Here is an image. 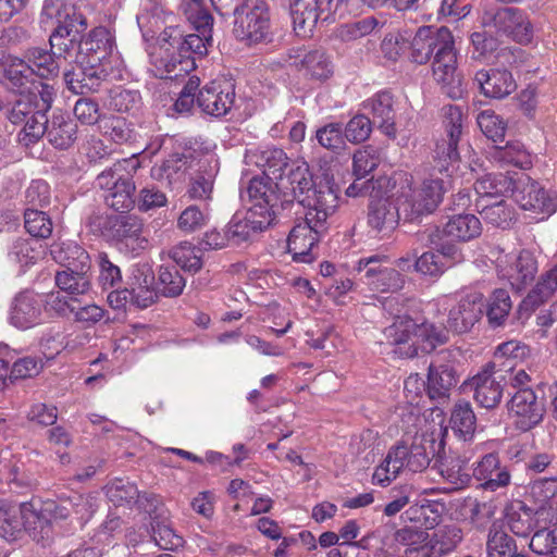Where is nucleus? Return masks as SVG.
<instances>
[{
  "label": "nucleus",
  "instance_id": "de8ad7c7",
  "mask_svg": "<svg viewBox=\"0 0 557 557\" xmlns=\"http://www.w3.org/2000/svg\"><path fill=\"white\" fill-rule=\"evenodd\" d=\"M287 182L294 199L302 206V200L315 189L319 181H313L307 163L302 162L292 168L287 175Z\"/></svg>",
  "mask_w": 557,
  "mask_h": 557
},
{
  "label": "nucleus",
  "instance_id": "6e6d98bb",
  "mask_svg": "<svg viewBox=\"0 0 557 557\" xmlns=\"http://www.w3.org/2000/svg\"><path fill=\"white\" fill-rule=\"evenodd\" d=\"M496 506L493 502H480L475 497H465L459 503V512L463 519L475 524H483L495 513Z\"/></svg>",
  "mask_w": 557,
  "mask_h": 557
},
{
  "label": "nucleus",
  "instance_id": "864d4df0",
  "mask_svg": "<svg viewBox=\"0 0 557 557\" xmlns=\"http://www.w3.org/2000/svg\"><path fill=\"white\" fill-rule=\"evenodd\" d=\"M170 258L184 271L196 273L202 267L201 249L189 242H182L169 251Z\"/></svg>",
  "mask_w": 557,
  "mask_h": 557
},
{
  "label": "nucleus",
  "instance_id": "69168bd1",
  "mask_svg": "<svg viewBox=\"0 0 557 557\" xmlns=\"http://www.w3.org/2000/svg\"><path fill=\"white\" fill-rule=\"evenodd\" d=\"M24 224L26 231L35 238H48L53 228L50 216L44 211L33 208H26Z\"/></svg>",
  "mask_w": 557,
  "mask_h": 557
},
{
  "label": "nucleus",
  "instance_id": "b1692460",
  "mask_svg": "<svg viewBox=\"0 0 557 557\" xmlns=\"http://www.w3.org/2000/svg\"><path fill=\"white\" fill-rule=\"evenodd\" d=\"M196 164H199V160L193 153H173L161 164L154 165L151 169V175L158 181H165L170 187L176 188L191 175Z\"/></svg>",
  "mask_w": 557,
  "mask_h": 557
},
{
  "label": "nucleus",
  "instance_id": "4be33fe9",
  "mask_svg": "<svg viewBox=\"0 0 557 557\" xmlns=\"http://www.w3.org/2000/svg\"><path fill=\"white\" fill-rule=\"evenodd\" d=\"M537 271V261L528 250H522L517 256H507L498 263L499 275L516 290H522L533 282Z\"/></svg>",
  "mask_w": 557,
  "mask_h": 557
},
{
  "label": "nucleus",
  "instance_id": "f3484780",
  "mask_svg": "<svg viewBox=\"0 0 557 557\" xmlns=\"http://www.w3.org/2000/svg\"><path fill=\"white\" fill-rule=\"evenodd\" d=\"M508 409L516 417L519 430L527 432L535 428L543 420L544 404L539 400L535 392L529 387L519 388L511 397Z\"/></svg>",
  "mask_w": 557,
  "mask_h": 557
},
{
  "label": "nucleus",
  "instance_id": "c756f323",
  "mask_svg": "<svg viewBox=\"0 0 557 557\" xmlns=\"http://www.w3.org/2000/svg\"><path fill=\"white\" fill-rule=\"evenodd\" d=\"M503 380L500 372L484 370L476 374L469 383L474 392L475 401L487 409L496 407L503 396Z\"/></svg>",
  "mask_w": 557,
  "mask_h": 557
},
{
  "label": "nucleus",
  "instance_id": "c85d7f7f",
  "mask_svg": "<svg viewBox=\"0 0 557 557\" xmlns=\"http://www.w3.org/2000/svg\"><path fill=\"white\" fill-rule=\"evenodd\" d=\"M272 223L271 213L257 207L249 209L244 219L234 218L227 226L226 236L235 244H239L248 240L252 234L268 228Z\"/></svg>",
  "mask_w": 557,
  "mask_h": 557
},
{
  "label": "nucleus",
  "instance_id": "5701e85b",
  "mask_svg": "<svg viewBox=\"0 0 557 557\" xmlns=\"http://www.w3.org/2000/svg\"><path fill=\"white\" fill-rule=\"evenodd\" d=\"M234 101L235 88L228 83L211 82L197 94V104L201 111L216 117L227 114Z\"/></svg>",
  "mask_w": 557,
  "mask_h": 557
},
{
  "label": "nucleus",
  "instance_id": "ea45409f",
  "mask_svg": "<svg viewBox=\"0 0 557 557\" xmlns=\"http://www.w3.org/2000/svg\"><path fill=\"white\" fill-rule=\"evenodd\" d=\"M24 57L28 60L35 76L41 79H54L59 76L63 63L51 48L47 50L32 47L24 52Z\"/></svg>",
  "mask_w": 557,
  "mask_h": 557
},
{
  "label": "nucleus",
  "instance_id": "f257e3e1",
  "mask_svg": "<svg viewBox=\"0 0 557 557\" xmlns=\"http://www.w3.org/2000/svg\"><path fill=\"white\" fill-rule=\"evenodd\" d=\"M41 18L55 20L57 26L49 36L50 48L60 61L73 58L83 41L81 34L87 27L85 16L77 12L72 0H45Z\"/></svg>",
  "mask_w": 557,
  "mask_h": 557
},
{
  "label": "nucleus",
  "instance_id": "e2e57ef3",
  "mask_svg": "<svg viewBox=\"0 0 557 557\" xmlns=\"http://www.w3.org/2000/svg\"><path fill=\"white\" fill-rule=\"evenodd\" d=\"M41 245L29 238H18L14 242L12 249L9 253L11 260L18 263L21 267L34 264L41 256Z\"/></svg>",
  "mask_w": 557,
  "mask_h": 557
},
{
  "label": "nucleus",
  "instance_id": "f704fd0d",
  "mask_svg": "<svg viewBox=\"0 0 557 557\" xmlns=\"http://www.w3.org/2000/svg\"><path fill=\"white\" fill-rule=\"evenodd\" d=\"M450 32L447 27H420L411 41L410 60L417 64H425L432 54H436L442 41V33Z\"/></svg>",
  "mask_w": 557,
  "mask_h": 557
},
{
  "label": "nucleus",
  "instance_id": "9b49d317",
  "mask_svg": "<svg viewBox=\"0 0 557 557\" xmlns=\"http://www.w3.org/2000/svg\"><path fill=\"white\" fill-rule=\"evenodd\" d=\"M444 126L446 137L437 140L435 146V169L451 176L455 164L459 161L458 143L462 132V111L457 106L444 108Z\"/></svg>",
  "mask_w": 557,
  "mask_h": 557
},
{
  "label": "nucleus",
  "instance_id": "37998d69",
  "mask_svg": "<svg viewBox=\"0 0 557 557\" xmlns=\"http://www.w3.org/2000/svg\"><path fill=\"white\" fill-rule=\"evenodd\" d=\"M0 59V64L3 70V75L12 87L23 91L29 83L34 82V74L29 65L28 60L24 57L23 59L5 54Z\"/></svg>",
  "mask_w": 557,
  "mask_h": 557
},
{
  "label": "nucleus",
  "instance_id": "39448f33",
  "mask_svg": "<svg viewBox=\"0 0 557 557\" xmlns=\"http://www.w3.org/2000/svg\"><path fill=\"white\" fill-rule=\"evenodd\" d=\"M233 34L247 45L265 41L271 35V13L265 0H245L233 9Z\"/></svg>",
  "mask_w": 557,
  "mask_h": 557
},
{
  "label": "nucleus",
  "instance_id": "72a5a7b5",
  "mask_svg": "<svg viewBox=\"0 0 557 557\" xmlns=\"http://www.w3.org/2000/svg\"><path fill=\"white\" fill-rule=\"evenodd\" d=\"M50 255L53 260L64 270L89 271L90 258L88 252L74 242L57 240L50 247Z\"/></svg>",
  "mask_w": 557,
  "mask_h": 557
},
{
  "label": "nucleus",
  "instance_id": "79ce46f5",
  "mask_svg": "<svg viewBox=\"0 0 557 557\" xmlns=\"http://www.w3.org/2000/svg\"><path fill=\"white\" fill-rule=\"evenodd\" d=\"M151 519L152 539L156 545L163 550H175L183 546L184 540L178 535L168 517L164 515L162 504L153 515H149Z\"/></svg>",
  "mask_w": 557,
  "mask_h": 557
},
{
  "label": "nucleus",
  "instance_id": "58836bf2",
  "mask_svg": "<svg viewBox=\"0 0 557 557\" xmlns=\"http://www.w3.org/2000/svg\"><path fill=\"white\" fill-rule=\"evenodd\" d=\"M556 292L557 264L539 276L535 285L521 301L519 309L531 312L548 301Z\"/></svg>",
  "mask_w": 557,
  "mask_h": 557
},
{
  "label": "nucleus",
  "instance_id": "3c124183",
  "mask_svg": "<svg viewBox=\"0 0 557 557\" xmlns=\"http://www.w3.org/2000/svg\"><path fill=\"white\" fill-rule=\"evenodd\" d=\"M491 154L493 160L502 165H513L519 169H529L532 165L531 154L520 141L495 147Z\"/></svg>",
  "mask_w": 557,
  "mask_h": 557
},
{
  "label": "nucleus",
  "instance_id": "2eb2a0df",
  "mask_svg": "<svg viewBox=\"0 0 557 557\" xmlns=\"http://www.w3.org/2000/svg\"><path fill=\"white\" fill-rule=\"evenodd\" d=\"M115 41L112 33L103 26L95 27L83 39L77 55L85 63L111 70V58L114 55Z\"/></svg>",
  "mask_w": 557,
  "mask_h": 557
},
{
  "label": "nucleus",
  "instance_id": "4c0bfd02",
  "mask_svg": "<svg viewBox=\"0 0 557 557\" xmlns=\"http://www.w3.org/2000/svg\"><path fill=\"white\" fill-rule=\"evenodd\" d=\"M364 108L372 114L371 122L385 135L395 136V114L393 110V97L387 91L373 96L364 103Z\"/></svg>",
  "mask_w": 557,
  "mask_h": 557
},
{
  "label": "nucleus",
  "instance_id": "4468645a",
  "mask_svg": "<svg viewBox=\"0 0 557 557\" xmlns=\"http://www.w3.org/2000/svg\"><path fill=\"white\" fill-rule=\"evenodd\" d=\"M511 197L523 210L550 215L557 208L556 196L524 173H517Z\"/></svg>",
  "mask_w": 557,
  "mask_h": 557
},
{
  "label": "nucleus",
  "instance_id": "7ed1b4c3",
  "mask_svg": "<svg viewBox=\"0 0 557 557\" xmlns=\"http://www.w3.org/2000/svg\"><path fill=\"white\" fill-rule=\"evenodd\" d=\"M139 166L140 162L133 153L132 157L115 162L97 176V185L104 190L103 198L107 206L121 212L133 208L136 188L133 175Z\"/></svg>",
  "mask_w": 557,
  "mask_h": 557
},
{
  "label": "nucleus",
  "instance_id": "bf43d9fd",
  "mask_svg": "<svg viewBox=\"0 0 557 557\" xmlns=\"http://www.w3.org/2000/svg\"><path fill=\"white\" fill-rule=\"evenodd\" d=\"M171 33H168V37L173 39V44L176 47V50L182 54L203 57L208 51V44L211 40L210 34L202 35V32H198V34H189L185 37L181 35L178 37L173 36L174 29L170 28Z\"/></svg>",
  "mask_w": 557,
  "mask_h": 557
},
{
  "label": "nucleus",
  "instance_id": "a19ab883",
  "mask_svg": "<svg viewBox=\"0 0 557 557\" xmlns=\"http://www.w3.org/2000/svg\"><path fill=\"white\" fill-rule=\"evenodd\" d=\"M197 170L191 171L188 195L193 199H208L213 189V183L218 173V161L213 158L199 160Z\"/></svg>",
  "mask_w": 557,
  "mask_h": 557
},
{
  "label": "nucleus",
  "instance_id": "a18cd8bd",
  "mask_svg": "<svg viewBox=\"0 0 557 557\" xmlns=\"http://www.w3.org/2000/svg\"><path fill=\"white\" fill-rule=\"evenodd\" d=\"M453 431L463 441H470L476 429V418L468 401H458L451 411Z\"/></svg>",
  "mask_w": 557,
  "mask_h": 557
},
{
  "label": "nucleus",
  "instance_id": "8fccbe9b",
  "mask_svg": "<svg viewBox=\"0 0 557 557\" xmlns=\"http://www.w3.org/2000/svg\"><path fill=\"white\" fill-rule=\"evenodd\" d=\"M512 308L510 296L505 289H496L485 301L484 312L491 326L504 325Z\"/></svg>",
  "mask_w": 557,
  "mask_h": 557
},
{
  "label": "nucleus",
  "instance_id": "aec40b11",
  "mask_svg": "<svg viewBox=\"0 0 557 557\" xmlns=\"http://www.w3.org/2000/svg\"><path fill=\"white\" fill-rule=\"evenodd\" d=\"M472 476L479 482V488L487 492L504 490L511 483L510 471L496 453L486 454L474 462Z\"/></svg>",
  "mask_w": 557,
  "mask_h": 557
},
{
  "label": "nucleus",
  "instance_id": "5fc2aeb1",
  "mask_svg": "<svg viewBox=\"0 0 557 557\" xmlns=\"http://www.w3.org/2000/svg\"><path fill=\"white\" fill-rule=\"evenodd\" d=\"M487 557H511L517 546L515 540L499 525L493 524L486 542Z\"/></svg>",
  "mask_w": 557,
  "mask_h": 557
},
{
  "label": "nucleus",
  "instance_id": "e433bc0d",
  "mask_svg": "<svg viewBox=\"0 0 557 557\" xmlns=\"http://www.w3.org/2000/svg\"><path fill=\"white\" fill-rule=\"evenodd\" d=\"M482 233V224L479 218L471 213H461L449 216L445 223L443 237L451 242H470Z\"/></svg>",
  "mask_w": 557,
  "mask_h": 557
},
{
  "label": "nucleus",
  "instance_id": "7c9ffc66",
  "mask_svg": "<svg viewBox=\"0 0 557 557\" xmlns=\"http://www.w3.org/2000/svg\"><path fill=\"white\" fill-rule=\"evenodd\" d=\"M474 81L483 95L490 98H505L517 88L512 74L507 70H481L475 73Z\"/></svg>",
  "mask_w": 557,
  "mask_h": 557
},
{
  "label": "nucleus",
  "instance_id": "0e129e2a",
  "mask_svg": "<svg viewBox=\"0 0 557 557\" xmlns=\"http://www.w3.org/2000/svg\"><path fill=\"white\" fill-rule=\"evenodd\" d=\"M77 301V298L58 290L47 294L42 299V306L51 315L67 318L75 311Z\"/></svg>",
  "mask_w": 557,
  "mask_h": 557
},
{
  "label": "nucleus",
  "instance_id": "f8f14e48",
  "mask_svg": "<svg viewBox=\"0 0 557 557\" xmlns=\"http://www.w3.org/2000/svg\"><path fill=\"white\" fill-rule=\"evenodd\" d=\"M388 258L371 255L358 260L355 270L362 273L361 281L373 292L395 293L404 287L405 278L394 268L384 265Z\"/></svg>",
  "mask_w": 557,
  "mask_h": 557
},
{
  "label": "nucleus",
  "instance_id": "cd10ccee",
  "mask_svg": "<svg viewBox=\"0 0 557 557\" xmlns=\"http://www.w3.org/2000/svg\"><path fill=\"white\" fill-rule=\"evenodd\" d=\"M153 283L154 274L147 263L133 265L127 281L132 294V305L140 309L151 306L157 299Z\"/></svg>",
  "mask_w": 557,
  "mask_h": 557
},
{
  "label": "nucleus",
  "instance_id": "ddd939ff",
  "mask_svg": "<svg viewBox=\"0 0 557 557\" xmlns=\"http://www.w3.org/2000/svg\"><path fill=\"white\" fill-rule=\"evenodd\" d=\"M164 41L150 53V71L161 79H177L196 69L191 55L182 54L173 42H169L168 30L163 33Z\"/></svg>",
  "mask_w": 557,
  "mask_h": 557
},
{
  "label": "nucleus",
  "instance_id": "2f4dec72",
  "mask_svg": "<svg viewBox=\"0 0 557 557\" xmlns=\"http://www.w3.org/2000/svg\"><path fill=\"white\" fill-rule=\"evenodd\" d=\"M400 210L387 198L372 199L369 205L368 223L377 235L388 236L398 225Z\"/></svg>",
  "mask_w": 557,
  "mask_h": 557
},
{
  "label": "nucleus",
  "instance_id": "dca6fc26",
  "mask_svg": "<svg viewBox=\"0 0 557 557\" xmlns=\"http://www.w3.org/2000/svg\"><path fill=\"white\" fill-rule=\"evenodd\" d=\"M329 226L320 222H311L307 216L298 222L290 231L287 247L293 259L297 262L310 263L314 260L312 248L325 234Z\"/></svg>",
  "mask_w": 557,
  "mask_h": 557
},
{
  "label": "nucleus",
  "instance_id": "338daca9",
  "mask_svg": "<svg viewBox=\"0 0 557 557\" xmlns=\"http://www.w3.org/2000/svg\"><path fill=\"white\" fill-rule=\"evenodd\" d=\"M517 21H522V12L513 8H504L495 13H486L482 23L484 26H493L496 30L507 34L512 30Z\"/></svg>",
  "mask_w": 557,
  "mask_h": 557
},
{
  "label": "nucleus",
  "instance_id": "052dcab7",
  "mask_svg": "<svg viewBox=\"0 0 557 557\" xmlns=\"http://www.w3.org/2000/svg\"><path fill=\"white\" fill-rule=\"evenodd\" d=\"M482 218L490 224L497 227H507L513 218V211L506 205L504 199L494 202L476 201Z\"/></svg>",
  "mask_w": 557,
  "mask_h": 557
},
{
  "label": "nucleus",
  "instance_id": "680f3d73",
  "mask_svg": "<svg viewBox=\"0 0 557 557\" xmlns=\"http://www.w3.org/2000/svg\"><path fill=\"white\" fill-rule=\"evenodd\" d=\"M379 164V151L372 146H364L358 149L352 156V173L357 181L369 176Z\"/></svg>",
  "mask_w": 557,
  "mask_h": 557
},
{
  "label": "nucleus",
  "instance_id": "49530a36",
  "mask_svg": "<svg viewBox=\"0 0 557 557\" xmlns=\"http://www.w3.org/2000/svg\"><path fill=\"white\" fill-rule=\"evenodd\" d=\"M457 384L455 371L446 364L429 367L428 394L431 398H440L447 395L449 389Z\"/></svg>",
  "mask_w": 557,
  "mask_h": 557
},
{
  "label": "nucleus",
  "instance_id": "6ab92c4d",
  "mask_svg": "<svg viewBox=\"0 0 557 557\" xmlns=\"http://www.w3.org/2000/svg\"><path fill=\"white\" fill-rule=\"evenodd\" d=\"M106 495L116 506L135 504L138 509L148 515L156 513L161 505V499L156 494H140L134 483L120 478L112 480L106 486Z\"/></svg>",
  "mask_w": 557,
  "mask_h": 557
},
{
  "label": "nucleus",
  "instance_id": "473e14b6",
  "mask_svg": "<svg viewBox=\"0 0 557 557\" xmlns=\"http://www.w3.org/2000/svg\"><path fill=\"white\" fill-rule=\"evenodd\" d=\"M515 173H490L478 178L473 185L478 195L476 201L487 202L492 199L511 195L516 181Z\"/></svg>",
  "mask_w": 557,
  "mask_h": 557
},
{
  "label": "nucleus",
  "instance_id": "603ef678",
  "mask_svg": "<svg viewBox=\"0 0 557 557\" xmlns=\"http://www.w3.org/2000/svg\"><path fill=\"white\" fill-rule=\"evenodd\" d=\"M89 271L62 270L55 274V285L60 292L77 298L90 289Z\"/></svg>",
  "mask_w": 557,
  "mask_h": 557
},
{
  "label": "nucleus",
  "instance_id": "0eeeda50",
  "mask_svg": "<svg viewBox=\"0 0 557 557\" xmlns=\"http://www.w3.org/2000/svg\"><path fill=\"white\" fill-rule=\"evenodd\" d=\"M448 187H450L449 181L438 177L428 178L421 186L410 188L399 196L398 210L410 221L430 214L437 208Z\"/></svg>",
  "mask_w": 557,
  "mask_h": 557
},
{
  "label": "nucleus",
  "instance_id": "c03bdc74",
  "mask_svg": "<svg viewBox=\"0 0 557 557\" xmlns=\"http://www.w3.org/2000/svg\"><path fill=\"white\" fill-rule=\"evenodd\" d=\"M77 125L62 114L53 115L49 122L47 138L58 149H67L76 140Z\"/></svg>",
  "mask_w": 557,
  "mask_h": 557
},
{
  "label": "nucleus",
  "instance_id": "774afa93",
  "mask_svg": "<svg viewBox=\"0 0 557 557\" xmlns=\"http://www.w3.org/2000/svg\"><path fill=\"white\" fill-rule=\"evenodd\" d=\"M158 282L165 297H177L183 293L186 281L175 267H160Z\"/></svg>",
  "mask_w": 557,
  "mask_h": 557
},
{
  "label": "nucleus",
  "instance_id": "09e8293b",
  "mask_svg": "<svg viewBox=\"0 0 557 557\" xmlns=\"http://www.w3.org/2000/svg\"><path fill=\"white\" fill-rule=\"evenodd\" d=\"M404 456L401 448L392 447L382 463L375 468L373 484L385 486L395 480L405 468Z\"/></svg>",
  "mask_w": 557,
  "mask_h": 557
},
{
  "label": "nucleus",
  "instance_id": "412c9836",
  "mask_svg": "<svg viewBox=\"0 0 557 557\" xmlns=\"http://www.w3.org/2000/svg\"><path fill=\"white\" fill-rule=\"evenodd\" d=\"M286 62L305 77L312 81H326L334 72L330 57L320 50L294 49L287 55Z\"/></svg>",
  "mask_w": 557,
  "mask_h": 557
},
{
  "label": "nucleus",
  "instance_id": "1a4fd4ad",
  "mask_svg": "<svg viewBox=\"0 0 557 557\" xmlns=\"http://www.w3.org/2000/svg\"><path fill=\"white\" fill-rule=\"evenodd\" d=\"M441 38V47L433 55V77L449 98L459 99L463 95V87L461 75L457 72V51L454 37L451 32H444Z\"/></svg>",
  "mask_w": 557,
  "mask_h": 557
},
{
  "label": "nucleus",
  "instance_id": "a211bd4d",
  "mask_svg": "<svg viewBox=\"0 0 557 557\" xmlns=\"http://www.w3.org/2000/svg\"><path fill=\"white\" fill-rule=\"evenodd\" d=\"M337 193V188L327 177L320 180L315 189L302 200V207L308 209L306 212L307 220L329 226L327 219L338 206Z\"/></svg>",
  "mask_w": 557,
  "mask_h": 557
},
{
  "label": "nucleus",
  "instance_id": "bb28decb",
  "mask_svg": "<svg viewBox=\"0 0 557 557\" xmlns=\"http://www.w3.org/2000/svg\"><path fill=\"white\" fill-rule=\"evenodd\" d=\"M275 187H277V184H273L268 176L251 178L247 187L248 197L252 202L249 209L261 207L271 213V220L274 221L280 213V209H284L285 206L293 203V200L284 199L278 205L280 197L275 191Z\"/></svg>",
  "mask_w": 557,
  "mask_h": 557
},
{
  "label": "nucleus",
  "instance_id": "a878e982",
  "mask_svg": "<svg viewBox=\"0 0 557 557\" xmlns=\"http://www.w3.org/2000/svg\"><path fill=\"white\" fill-rule=\"evenodd\" d=\"M76 65L64 72V82L74 94L97 91L101 83L107 78L108 71L85 63V59L76 55Z\"/></svg>",
  "mask_w": 557,
  "mask_h": 557
},
{
  "label": "nucleus",
  "instance_id": "4d7b16f0",
  "mask_svg": "<svg viewBox=\"0 0 557 557\" xmlns=\"http://www.w3.org/2000/svg\"><path fill=\"white\" fill-rule=\"evenodd\" d=\"M49 122L47 114L35 111L28 120L22 123L24 126L17 134L18 143L25 147L38 143L44 135L47 136Z\"/></svg>",
  "mask_w": 557,
  "mask_h": 557
},
{
  "label": "nucleus",
  "instance_id": "f03ea898",
  "mask_svg": "<svg viewBox=\"0 0 557 557\" xmlns=\"http://www.w3.org/2000/svg\"><path fill=\"white\" fill-rule=\"evenodd\" d=\"M387 344L395 346L394 354L412 358L418 351L431 352L447 342L445 331L433 323H417L409 317H398L384 330Z\"/></svg>",
  "mask_w": 557,
  "mask_h": 557
},
{
  "label": "nucleus",
  "instance_id": "423d86ee",
  "mask_svg": "<svg viewBox=\"0 0 557 557\" xmlns=\"http://www.w3.org/2000/svg\"><path fill=\"white\" fill-rule=\"evenodd\" d=\"M446 534L451 535V541H443L441 534L436 542H432L429 533L422 529L406 527L397 530L394 541L406 557H441L451 552L461 541L460 529H450Z\"/></svg>",
  "mask_w": 557,
  "mask_h": 557
},
{
  "label": "nucleus",
  "instance_id": "20e7f679",
  "mask_svg": "<svg viewBox=\"0 0 557 557\" xmlns=\"http://www.w3.org/2000/svg\"><path fill=\"white\" fill-rule=\"evenodd\" d=\"M358 10L349 0H292L290 14L298 36L309 37L319 20L330 21Z\"/></svg>",
  "mask_w": 557,
  "mask_h": 557
},
{
  "label": "nucleus",
  "instance_id": "c9c22d12",
  "mask_svg": "<svg viewBox=\"0 0 557 557\" xmlns=\"http://www.w3.org/2000/svg\"><path fill=\"white\" fill-rule=\"evenodd\" d=\"M394 447L404 450L405 467L412 472L426 469L435 454V441L426 435H416L409 447L404 444Z\"/></svg>",
  "mask_w": 557,
  "mask_h": 557
},
{
  "label": "nucleus",
  "instance_id": "6e6552de",
  "mask_svg": "<svg viewBox=\"0 0 557 557\" xmlns=\"http://www.w3.org/2000/svg\"><path fill=\"white\" fill-rule=\"evenodd\" d=\"M447 319L444 327L447 333L466 334L482 320L485 309V300L483 294L479 292H470L454 298H446Z\"/></svg>",
  "mask_w": 557,
  "mask_h": 557
},
{
  "label": "nucleus",
  "instance_id": "13d9d810",
  "mask_svg": "<svg viewBox=\"0 0 557 557\" xmlns=\"http://www.w3.org/2000/svg\"><path fill=\"white\" fill-rule=\"evenodd\" d=\"M382 26L383 23H381L375 16H367L364 18L341 25L337 28L336 34L342 41L349 42L361 39Z\"/></svg>",
  "mask_w": 557,
  "mask_h": 557
},
{
  "label": "nucleus",
  "instance_id": "393cba45",
  "mask_svg": "<svg viewBox=\"0 0 557 557\" xmlns=\"http://www.w3.org/2000/svg\"><path fill=\"white\" fill-rule=\"evenodd\" d=\"M42 299L33 292H22L12 300L9 321L21 330L30 329L42 321Z\"/></svg>",
  "mask_w": 557,
  "mask_h": 557
},
{
  "label": "nucleus",
  "instance_id": "9d476101",
  "mask_svg": "<svg viewBox=\"0 0 557 557\" xmlns=\"http://www.w3.org/2000/svg\"><path fill=\"white\" fill-rule=\"evenodd\" d=\"M106 231L124 253L138 256L149 246L144 222L137 215H112L107 220Z\"/></svg>",
  "mask_w": 557,
  "mask_h": 557
}]
</instances>
